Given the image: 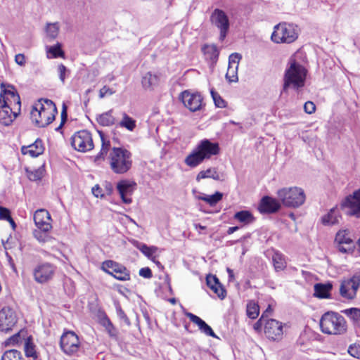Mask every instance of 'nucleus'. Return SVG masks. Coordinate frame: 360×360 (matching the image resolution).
<instances>
[{
  "label": "nucleus",
  "instance_id": "f257e3e1",
  "mask_svg": "<svg viewBox=\"0 0 360 360\" xmlns=\"http://www.w3.org/2000/svg\"><path fill=\"white\" fill-rule=\"evenodd\" d=\"M55 103L48 98H41L31 111V119L38 127H45L51 124L57 114Z\"/></svg>",
  "mask_w": 360,
  "mask_h": 360
},
{
  "label": "nucleus",
  "instance_id": "f03ea898",
  "mask_svg": "<svg viewBox=\"0 0 360 360\" xmlns=\"http://www.w3.org/2000/svg\"><path fill=\"white\" fill-rule=\"evenodd\" d=\"M307 70L296 61L290 63L285 70L283 77V92H287L289 88L298 89L304 86L307 76Z\"/></svg>",
  "mask_w": 360,
  "mask_h": 360
},
{
  "label": "nucleus",
  "instance_id": "7ed1b4c3",
  "mask_svg": "<svg viewBox=\"0 0 360 360\" xmlns=\"http://www.w3.org/2000/svg\"><path fill=\"white\" fill-rule=\"evenodd\" d=\"M320 327L323 333L329 335H342L347 329L345 318L334 311L326 312L320 320Z\"/></svg>",
  "mask_w": 360,
  "mask_h": 360
},
{
  "label": "nucleus",
  "instance_id": "20e7f679",
  "mask_svg": "<svg viewBox=\"0 0 360 360\" xmlns=\"http://www.w3.org/2000/svg\"><path fill=\"white\" fill-rule=\"evenodd\" d=\"M132 165L131 153L123 148L114 147L110 153V165L116 174H124Z\"/></svg>",
  "mask_w": 360,
  "mask_h": 360
},
{
  "label": "nucleus",
  "instance_id": "39448f33",
  "mask_svg": "<svg viewBox=\"0 0 360 360\" xmlns=\"http://www.w3.org/2000/svg\"><path fill=\"white\" fill-rule=\"evenodd\" d=\"M278 198L288 207H298L305 201L304 191L297 187L283 188L278 191Z\"/></svg>",
  "mask_w": 360,
  "mask_h": 360
},
{
  "label": "nucleus",
  "instance_id": "423d86ee",
  "mask_svg": "<svg viewBox=\"0 0 360 360\" xmlns=\"http://www.w3.org/2000/svg\"><path fill=\"white\" fill-rule=\"evenodd\" d=\"M298 37L297 26L293 24L282 22L274 27L271 40L276 43L290 44Z\"/></svg>",
  "mask_w": 360,
  "mask_h": 360
},
{
  "label": "nucleus",
  "instance_id": "0eeeda50",
  "mask_svg": "<svg viewBox=\"0 0 360 360\" xmlns=\"http://www.w3.org/2000/svg\"><path fill=\"white\" fill-rule=\"evenodd\" d=\"M339 207L347 215L360 218V188L343 198Z\"/></svg>",
  "mask_w": 360,
  "mask_h": 360
},
{
  "label": "nucleus",
  "instance_id": "6e6552de",
  "mask_svg": "<svg viewBox=\"0 0 360 360\" xmlns=\"http://www.w3.org/2000/svg\"><path fill=\"white\" fill-rule=\"evenodd\" d=\"M101 269L115 279L121 281L130 280V271L123 264L112 260H105L102 263Z\"/></svg>",
  "mask_w": 360,
  "mask_h": 360
},
{
  "label": "nucleus",
  "instance_id": "1a4fd4ad",
  "mask_svg": "<svg viewBox=\"0 0 360 360\" xmlns=\"http://www.w3.org/2000/svg\"><path fill=\"white\" fill-rule=\"evenodd\" d=\"M60 347L68 356L75 354L80 347L78 336L72 331L64 332L60 337Z\"/></svg>",
  "mask_w": 360,
  "mask_h": 360
},
{
  "label": "nucleus",
  "instance_id": "9d476101",
  "mask_svg": "<svg viewBox=\"0 0 360 360\" xmlns=\"http://www.w3.org/2000/svg\"><path fill=\"white\" fill-rule=\"evenodd\" d=\"M210 21L219 30V40L224 41L230 27L229 19L226 13L219 8L214 9L211 14Z\"/></svg>",
  "mask_w": 360,
  "mask_h": 360
},
{
  "label": "nucleus",
  "instance_id": "9b49d317",
  "mask_svg": "<svg viewBox=\"0 0 360 360\" xmlns=\"http://www.w3.org/2000/svg\"><path fill=\"white\" fill-rule=\"evenodd\" d=\"M72 146L80 152H86L94 148L91 134L86 130L76 132L71 139Z\"/></svg>",
  "mask_w": 360,
  "mask_h": 360
},
{
  "label": "nucleus",
  "instance_id": "f8f14e48",
  "mask_svg": "<svg viewBox=\"0 0 360 360\" xmlns=\"http://www.w3.org/2000/svg\"><path fill=\"white\" fill-rule=\"evenodd\" d=\"M56 269V266L49 262L39 264L33 270L34 279L38 283H46L53 278Z\"/></svg>",
  "mask_w": 360,
  "mask_h": 360
},
{
  "label": "nucleus",
  "instance_id": "ddd939ff",
  "mask_svg": "<svg viewBox=\"0 0 360 360\" xmlns=\"http://www.w3.org/2000/svg\"><path fill=\"white\" fill-rule=\"evenodd\" d=\"M179 99L184 105L191 112L200 110L203 106V98L199 93H191L188 90H186L181 92Z\"/></svg>",
  "mask_w": 360,
  "mask_h": 360
},
{
  "label": "nucleus",
  "instance_id": "4468645a",
  "mask_svg": "<svg viewBox=\"0 0 360 360\" xmlns=\"http://www.w3.org/2000/svg\"><path fill=\"white\" fill-rule=\"evenodd\" d=\"M360 286V276H354L348 280L343 281L340 286V295L347 300L355 297Z\"/></svg>",
  "mask_w": 360,
  "mask_h": 360
},
{
  "label": "nucleus",
  "instance_id": "2eb2a0df",
  "mask_svg": "<svg viewBox=\"0 0 360 360\" xmlns=\"http://www.w3.org/2000/svg\"><path fill=\"white\" fill-rule=\"evenodd\" d=\"M18 322L15 311L10 307H4L0 311V330L8 333L11 331Z\"/></svg>",
  "mask_w": 360,
  "mask_h": 360
},
{
  "label": "nucleus",
  "instance_id": "dca6fc26",
  "mask_svg": "<svg viewBox=\"0 0 360 360\" xmlns=\"http://www.w3.org/2000/svg\"><path fill=\"white\" fill-rule=\"evenodd\" d=\"M195 148L205 160L210 159L212 156L218 155L220 151L218 143L212 142L207 139L201 140Z\"/></svg>",
  "mask_w": 360,
  "mask_h": 360
},
{
  "label": "nucleus",
  "instance_id": "f3484780",
  "mask_svg": "<svg viewBox=\"0 0 360 360\" xmlns=\"http://www.w3.org/2000/svg\"><path fill=\"white\" fill-rule=\"evenodd\" d=\"M335 242L338 243V249L342 253H352L355 246L353 240L348 236L346 230L339 231L335 236Z\"/></svg>",
  "mask_w": 360,
  "mask_h": 360
},
{
  "label": "nucleus",
  "instance_id": "a211bd4d",
  "mask_svg": "<svg viewBox=\"0 0 360 360\" xmlns=\"http://www.w3.org/2000/svg\"><path fill=\"white\" fill-rule=\"evenodd\" d=\"M136 186L134 181L128 180H122L117 183V189L124 204L129 205L131 203L132 199L130 196L136 188Z\"/></svg>",
  "mask_w": 360,
  "mask_h": 360
},
{
  "label": "nucleus",
  "instance_id": "6ab92c4d",
  "mask_svg": "<svg viewBox=\"0 0 360 360\" xmlns=\"http://www.w3.org/2000/svg\"><path fill=\"white\" fill-rule=\"evenodd\" d=\"M264 333L266 336L273 340L281 339L283 334L282 323L276 319H269L265 322Z\"/></svg>",
  "mask_w": 360,
  "mask_h": 360
},
{
  "label": "nucleus",
  "instance_id": "aec40b11",
  "mask_svg": "<svg viewBox=\"0 0 360 360\" xmlns=\"http://www.w3.org/2000/svg\"><path fill=\"white\" fill-rule=\"evenodd\" d=\"M20 111L13 110L12 106L7 105L6 101L0 99V124L9 126L18 117Z\"/></svg>",
  "mask_w": 360,
  "mask_h": 360
},
{
  "label": "nucleus",
  "instance_id": "412c9836",
  "mask_svg": "<svg viewBox=\"0 0 360 360\" xmlns=\"http://www.w3.org/2000/svg\"><path fill=\"white\" fill-rule=\"evenodd\" d=\"M34 221L37 229L44 231H49L52 228L51 215L46 210H37L34 214Z\"/></svg>",
  "mask_w": 360,
  "mask_h": 360
},
{
  "label": "nucleus",
  "instance_id": "4be33fe9",
  "mask_svg": "<svg viewBox=\"0 0 360 360\" xmlns=\"http://www.w3.org/2000/svg\"><path fill=\"white\" fill-rule=\"evenodd\" d=\"M241 58V55L238 53H233L229 56V66L226 77L230 82H237L238 79V68Z\"/></svg>",
  "mask_w": 360,
  "mask_h": 360
},
{
  "label": "nucleus",
  "instance_id": "5701e85b",
  "mask_svg": "<svg viewBox=\"0 0 360 360\" xmlns=\"http://www.w3.org/2000/svg\"><path fill=\"white\" fill-rule=\"evenodd\" d=\"M281 209V204L275 198L264 196L259 204L258 210L262 214L276 213Z\"/></svg>",
  "mask_w": 360,
  "mask_h": 360
},
{
  "label": "nucleus",
  "instance_id": "b1692460",
  "mask_svg": "<svg viewBox=\"0 0 360 360\" xmlns=\"http://www.w3.org/2000/svg\"><path fill=\"white\" fill-rule=\"evenodd\" d=\"M0 99L6 101L8 105H17L18 110L20 111V98L13 86H8L7 89H1Z\"/></svg>",
  "mask_w": 360,
  "mask_h": 360
},
{
  "label": "nucleus",
  "instance_id": "393cba45",
  "mask_svg": "<svg viewBox=\"0 0 360 360\" xmlns=\"http://www.w3.org/2000/svg\"><path fill=\"white\" fill-rule=\"evenodd\" d=\"M207 285L218 296L221 300H224L226 296V290L219 282V278L212 274L206 276Z\"/></svg>",
  "mask_w": 360,
  "mask_h": 360
},
{
  "label": "nucleus",
  "instance_id": "a878e982",
  "mask_svg": "<svg viewBox=\"0 0 360 360\" xmlns=\"http://www.w3.org/2000/svg\"><path fill=\"white\" fill-rule=\"evenodd\" d=\"M44 148L42 141L37 139L34 143L28 146H22L21 152L23 155H30L32 158H37L44 153Z\"/></svg>",
  "mask_w": 360,
  "mask_h": 360
},
{
  "label": "nucleus",
  "instance_id": "bb28decb",
  "mask_svg": "<svg viewBox=\"0 0 360 360\" xmlns=\"http://www.w3.org/2000/svg\"><path fill=\"white\" fill-rule=\"evenodd\" d=\"M186 315L193 323H195L198 326L199 329L205 335L213 338H217L212 328L200 317L191 312L186 313Z\"/></svg>",
  "mask_w": 360,
  "mask_h": 360
},
{
  "label": "nucleus",
  "instance_id": "cd10ccee",
  "mask_svg": "<svg viewBox=\"0 0 360 360\" xmlns=\"http://www.w3.org/2000/svg\"><path fill=\"white\" fill-rule=\"evenodd\" d=\"M205 159L202 155L199 153V151L195 148L192 152L186 156L184 160L185 164L191 167L195 168L200 165Z\"/></svg>",
  "mask_w": 360,
  "mask_h": 360
},
{
  "label": "nucleus",
  "instance_id": "c85d7f7f",
  "mask_svg": "<svg viewBox=\"0 0 360 360\" xmlns=\"http://www.w3.org/2000/svg\"><path fill=\"white\" fill-rule=\"evenodd\" d=\"M333 288L330 283H316L314 285V296L319 298H328Z\"/></svg>",
  "mask_w": 360,
  "mask_h": 360
},
{
  "label": "nucleus",
  "instance_id": "c756f323",
  "mask_svg": "<svg viewBox=\"0 0 360 360\" xmlns=\"http://www.w3.org/2000/svg\"><path fill=\"white\" fill-rule=\"evenodd\" d=\"M337 209L338 206L331 208L328 214L321 217V222L323 225H334L339 222L340 215L338 214Z\"/></svg>",
  "mask_w": 360,
  "mask_h": 360
},
{
  "label": "nucleus",
  "instance_id": "7c9ffc66",
  "mask_svg": "<svg viewBox=\"0 0 360 360\" xmlns=\"http://www.w3.org/2000/svg\"><path fill=\"white\" fill-rule=\"evenodd\" d=\"M202 51L207 59L212 63L217 62L219 52L216 45H205L202 46Z\"/></svg>",
  "mask_w": 360,
  "mask_h": 360
},
{
  "label": "nucleus",
  "instance_id": "2f4dec72",
  "mask_svg": "<svg viewBox=\"0 0 360 360\" xmlns=\"http://www.w3.org/2000/svg\"><path fill=\"white\" fill-rule=\"evenodd\" d=\"M112 110H110L108 112H103L98 115L96 117V121L102 126L108 127L115 124V118L112 115Z\"/></svg>",
  "mask_w": 360,
  "mask_h": 360
},
{
  "label": "nucleus",
  "instance_id": "473e14b6",
  "mask_svg": "<svg viewBox=\"0 0 360 360\" xmlns=\"http://www.w3.org/2000/svg\"><path fill=\"white\" fill-rule=\"evenodd\" d=\"M233 219L244 224H250L255 219L252 214L248 210H241L236 212Z\"/></svg>",
  "mask_w": 360,
  "mask_h": 360
},
{
  "label": "nucleus",
  "instance_id": "72a5a7b5",
  "mask_svg": "<svg viewBox=\"0 0 360 360\" xmlns=\"http://www.w3.org/2000/svg\"><path fill=\"white\" fill-rule=\"evenodd\" d=\"M141 83L145 89L152 88L158 84V77L148 72L143 77Z\"/></svg>",
  "mask_w": 360,
  "mask_h": 360
},
{
  "label": "nucleus",
  "instance_id": "f704fd0d",
  "mask_svg": "<svg viewBox=\"0 0 360 360\" xmlns=\"http://www.w3.org/2000/svg\"><path fill=\"white\" fill-rule=\"evenodd\" d=\"M100 323L105 327L110 337H117V331L105 314L101 318Z\"/></svg>",
  "mask_w": 360,
  "mask_h": 360
},
{
  "label": "nucleus",
  "instance_id": "c9c22d12",
  "mask_svg": "<svg viewBox=\"0 0 360 360\" xmlns=\"http://www.w3.org/2000/svg\"><path fill=\"white\" fill-rule=\"evenodd\" d=\"M222 197L223 193L219 191H217L213 195H211L203 194L202 195L199 196L198 199L206 202L210 206H214L217 202H219L222 199Z\"/></svg>",
  "mask_w": 360,
  "mask_h": 360
},
{
  "label": "nucleus",
  "instance_id": "e433bc0d",
  "mask_svg": "<svg viewBox=\"0 0 360 360\" xmlns=\"http://www.w3.org/2000/svg\"><path fill=\"white\" fill-rule=\"evenodd\" d=\"M206 178H212L214 180H219V175L216 168H209L206 170L200 171L196 176V181H200L201 179Z\"/></svg>",
  "mask_w": 360,
  "mask_h": 360
},
{
  "label": "nucleus",
  "instance_id": "4c0bfd02",
  "mask_svg": "<svg viewBox=\"0 0 360 360\" xmlns=\"http://www.w3.org/2000/svg\"><path fill=\"white\" fill-rule=\"evenodd\" d=\"M26 331L20 330L13 335L8 338L5 342V346H14L22 342V340H25Z\"/></svg>",
  "mask_w": 360,
  "mask_h": 360
},
{
  "label": "nucleus",
  "instance_id": "58836bf2",
  "mask_svg": "<svg viewBox=\"0 0 360 360\" xmlns=\"http://www.w3.org/2000/svg\"><path fill=\"white\" fill-rule=\"evenodd\" d=\"M342 312L349 317L356 327L360 328V309L350 308Z\"/></svg>",
  "mask_w": 360,
  "mask_h": 360
},
{
  "label": "nucleus",
  "instance_id": "ea45409f",
  "mask_svg": "<svg viewBox=\"0 0 360 360\" xmlns=\"http://www.w3.org/2000/svg\"><path fill=\"white\" fill-rule=\"evenodd\" d=\"M136 247L145 256L151 259L153 262H155V257H153V255L158 250L157 247H149L144 243H139Z\"/></svg>",
  "mask_w": 360,
  "mask_h": 360
},
{
  "label": "nucleus",
  "instance_id": "a19ab883",
  "mask_svg": "<svg viewBox=\"0 0 360 360\" xmlns=\"http://www.w3.org/2000/svg\"><path fill=\"white\" fill-rule=\"evenodd\" d=\"M98 133L100 134L101 139L102 141V146H101V149L99 153L95 158L96 161H98L99 160H103L105 155H107V153L109 150L110 146V141H106L105 140V136H104L103 133L102 131H98Z\"/></svg>",
  "mask_w": 360,
  "mask_h": 360
},
{
  "label": "nucleus",
  "instance_id": "79ce46f5",
  "mask_svg": "<svg viewBox=\"0 0 360 360\" xmlns=\"http://www.w3.org/2000/svg\"><path fill=\"white\" fill-rule=\"evenodd\" d=\"M119 126L126 128L129 131H133L136 127V120L129 117L126 112L122 113V119L119 123Z\"/></svg>",
  "mask_w": 360,
  "mask_h": 360
},
{
  "label": "nucleus",
  "instance_id": "37998d69",
  "mask_svg": "<svg viewBox=\"0 0 360 360\" xmlns=\"http://www.w3.org/2000/svg\"><path fill=\"white\" fill-rule=\"evenodd\" d=\"M1 360H24L22 353L17 349H8L4 352Z\"/></svg>",
  "mask_w": 360,
  "mask_h": 360
},
{
  "label": "nucleus",
  "instance_id": "c03bdc74",
  "mask_svg": "<svg viewBox=\"0 0 360 360\" xmlns=\"http://www.w3.org/2000/svg\"><path fill=\"white\" fill-rule=\"evenodd\" d=\"M64 51L61 49V44L58 43L56 45L47 47L48 58L64 57Z\"/></svg>",
  "mask_w": 360,
  "mask_h": 360
},
{
  "label": "nucleus",
  "instance_id": "a18cd8bd",
  "mask_svg": "<svg viewBox=\"0 0 360 360\" xmlns=\"http://www.w3.org/2000/svg\"><path fill=\"white\" fill-rule=\"evenodd\" d=\"M25 353L27 357L37 358V352L35 351V345L32 341V338L28 337L25 339Z\"/></svg>",
  "mask_w": 360,
  "mask_h": 360
},
{
  "label": "nucleus",
  "instance_id": "49530a36",
  "mask_svg": "<svg viewBox=\"0 0 360 360\" xmlns=\"http://www.w3.org/2000/svg\"><path fill=\"white\" fill-rule=\"evenodd\" d=\"M246 312L250 319H255L259 314V307L254 301H250L247 304Z\"/></svg>",
  "mask_w": 360,
  "mask_h": 360
},
{
  "label": "nucleus",
  "instance_id": "de8ad7c7",
  "mask_svg": "<svg viewBox=\"0 0 360 360\" xmlns=\"http://www.w3.org/2000/svg\"><path fill=\"white\" fill-rule=\"evenodd\" d=\"M273 263L276 271L283 270L286 267V263L283 258V256L278 252L274 253L273 255Z\"/></svg>",
  "mask_w": 360,
  "mask_h": 360
},
{
  "label": "nucleus",
  "instance_id": "09e8293b",
  "mask_svg": "<svg viewBox=\"0 0 360 360\" xmlns=\"http://www.w3.org/2000/svg\"><path fill=\"white\" fill-rule=\"evenodd\" d=\"M271 311V307L269 306L265 311L263 312L260 319L254 324V329L257 331H260L262 328V326H265V322L266 321V318L268 317V314Z\"/></svg>",
  "mask_w": 360,
  "mask_h": 360
},
{
  "label": "nucleus",
  "instance_id": "8fccbe9b",
  "mask_svg": "<svg viewBox=\"0 0 360 360\" xmlns=\"http://www.w3.org/2000/svg\"><path fill=\"white\" fill-rule=\"evenodd\" d=\"M210 94L216 107L223 108L226 106V102L213 89L210 90Z\"/></svg>",
  "mask_w": 360,
  "mask_h": 360
},
{
  "label": "nucleus",
  "instance_id": "3c124183",
  "mask_svg": "<svg viewBox=\"0 0 360 360\" xmlns=\"http://www.w3.org/2000/svg\"><path fill=\"white\" fill-rule=\"evenodd\" d=\"M59 27L57 23H49L46 27V34L50 39H55L58 34Z\"/></svg>",
  "mask_w": 360,
  "mask_h": 360
},
{
  "label": "nucleus",
  "instance_id": "603ef678",
  "mask_svg": "<svg viewBox=\"0 0 360 360\" xmlns=\"http://www.w3.org/2000/svg\"><path fill=\"white\" fill-rule=\"evenodd\" d=\"M48 231H44L39 229H35L33 231L34 238L40 243H46L49 240L50 237L47 234Z\"/></svg>",
  "mask_w": 360,
  "mask_h": 360
},
{
  "label": "nucleus",
  "instance_id": "864d4df0",
  "mask_svg": "<svg viewBox=\"0 0 360 360\" xmlns=\"http://www.w3.org/2000/svg\"><path fill=\"white\" fill-rule=\"evenodd\" d=\"M27 176L31 181H35L40 180L43 176V170L41 168L35 169L33 172H29Z\"/></svg>",
  "mask_w": 360,
  "mask_h": 360
},
{
  "label": "nucleus",
  "instance_id": "5fc2aeb1",
  "mask_svg": "<svg viewBox=\"0 0 360 360\" xmlns=\"http://www.w3.org/2000/svg\"><path fill=\"white\" fill-rule=\"evenodd\" d=\"M0 219H4L7 221H12L10 211L4 207L0 206Z\"/></svg>",
  "mask_w": 360,
  "mask_h": 360
},
{
  "label": "nucleus",
  "instance_id": "6e6d98bb",
  "mask_svg": "<svg viewBox=\"0 0 360 360\" xmlns=\"http://www.w3.org/2000/svg\"><path fill=\"white\" fill-rule=\"evenodd\" d=\"M117 314L118 317L120 319L123 320L124 322L127 326L130 325V321H129V318L127 317V316L126 315L124 311L122 309L120 306L117 307Z\"/></svg>",
  "mask_w": 360,
  "mask_h": 360
},
{
  "label": "nucleus",
  "instance_id": "4d7b16f0",
  "mask_svg": "<svg viewBox=\"0 0 360 360\" xmlns=\"http://www.w3.org/2000/svg\"><path fill=\"white\" fill-rule=\"evenodd\" d=\"M68 71V70H67L66 67L63 64H60L58 65V75H59V78L63 83L65 82V75Z\"/></svg>",
  "mask_w": 360,
  "mask_h": 360
},
{
  "label": "nucleus",
  "instance_id": "13d9d810",
  "mask_svg": "<svg viewBox=\"0 0 360 360\" xmlns=\"http://www.w3.org/2000/svg\"><path fill=\"white\" fill-rule=\"evenodd\" d=\"M139 275L145 278H150L153 276L152 271L149 267H143L139 270Z\"/></svg>",
  "mask_w": 360,
  "mask_h": 360
},
{
  "label": "nucleus",
  "instance_id": "bf43d9fd",
  "mask_svg": "<svg viewBox=\"0 0 360 360\" xmlns=\"http://www.w3.org/2000/svg\"><path fill=\"white\" fill-rule=\"evenodd\" d=\"M115 91L107 86H104L99 91V97L104 98L106 95H112Z\"/></svg>",
  "mask_w": 360,
  "mask_h": 360
},
{
  "label": "nucleus",
  "instance_id": "052dcab7",
  "mask_svg": "<svg viewBox=\"0 0 360 360\" xmlns=\"http://www.w3.org/2000/svg\"><path fill=\"white\" fill-rule=\"evenodd\" d=\"M304 110L307 113L311 114L316 110L315 104L313 102L307 101L304 105Z\"/></svg>",
  "mask_w": 360,
  "mask_h": 360
},
{
  "label": "nucleus",
  "instance_id": "680f3d73",
  "mask_svg": "<svg viewBox=\"0 0 360 360\" xmlns=\"http://www.w3.org/2000/svg\"><path fill=\"white\" fill-rule=\"evenodd\" d=\"M93 195L96 198H103L105 194L103 193L102 188L99 185H95L91 189Z\"/></svg>",
  "mask_w": 360,
  "mask_h": 360
},
{
  "label": "nucleus",
  "instance_id": "e2e57ef3",
  "mask_svg": "<svg viewBox=\"0 0 360 360\" xmlns=\"http://www.w3.org/2000/svg\"><path fill=\"white\" fill-rule=\"evenodd\" d=\"M348 352L353 357L359 359L360 356V350L356 346H349Z\"/></svg>",
  "mask_w": 360,
  "mask_h": 360
},
{
  "label": "nucleus",
  "instance_id": "0e129e2a",
  "mask_svg": "<svg viewBox=\"0 0 360 360\" xmlns=\"http://www.w3.org/2000/svg\"><path fill=\"white\" fill-rule=\"evenodd\" d=\"M15 61L17 64L20 66H23L25 64V57L24 54L18 53L15 56Z\"/></svg>",
  "mask_w": 360,
  "mask_h": 360
},
{
  "label": "nucleus",
  "instance_id": "69168bd1",
  "mask_svg": "<svg viewBox=\"0 0 360 360\" xmlns=\"http://www.w3.org/2000/svg\"><path fill=\"white\" fill-rule=\"evenodd\" d=\"M68 120L67 107L65 104L63 105L61 111V122L65 123Z\"/></svg>",
  "mask_w": 360,
  "mask_h": 360
},
{
  "label": "nucleus",
  "instance_id": "338daca9",
  "mask_svg": "<svg viewBox=\"0 0 360 360\" xmlns=\"http://www.w3.org/2000/svg\"><path fill=\"white\" fill-rule=\"evenodd\" d=\"M105 190L107 195H111L113 191V186L111 183L105 181Z\"/></svg>",
  "mask_w": 360,
  "mask_h": 360
},
{
  "label": "nucleus",
  "instance_id": "774afa93",
  "mask_svg": "<svg viewBox=\"0 0 360 360\" xmlns=\"http://www.w3.org/2000/svg\"><path fill=\"white\" fill-rule=\"evenodd\" d=\"M239 229L238 226H231L229 227L227 230V233L229 235L233 233L235 231H238Z\"/></svg>",
  "mask_w": 360,
  "mask_h": 360
}]
</instances>
